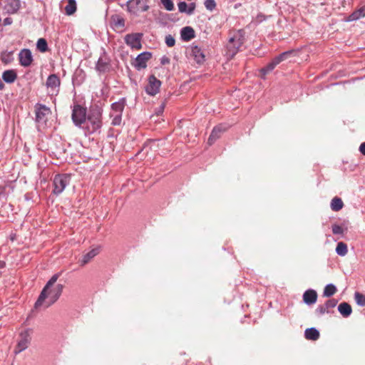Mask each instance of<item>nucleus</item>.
<instances>
[{
  "mask_svg": "<svg viewBox=\"0 0 365 365\" xmlns=\"http://www.w3.org/2000/svg\"><path fill=\"white\" fill-rule=\"evenodd\" d=\"M31 331L25 330L20 334L19 339L14 350V353L18 354L26 349L31 342Z\"/></svg>",
  "mask_w": 365,
  "mask_h": 365,
  "instance_id": "nucleus-7",
  "label": "nucleus"
},
{
  "mask_svg": "<svg viewBox=\"0 0 365 365\" xmlns=\"http://www.w3.org/2000/svg\"><path fill=\"white\" fill-rule=\"evenodd\" d=\"M195 3H191L189 5L187 4V14H188V15L192 14L195 11Z\"/></svg>",
  "mask_w": 365,
  "mask_h": 365,
  "instance_id": "nucleus-42",
  "label": "nucleus"
},
{
  "mask_svg": "<svg viewBox=\"0 0 365 365\" xmlns=\"http://www.w3.org/2000/svg\"><path fill=\"white\" fill-rule=\"evenodd\" d=\"M59 277V274H55L51 277V278L48 281L45 287L42 290V297L44 295V293L48 290L50 287L55 286V283Z\"/></svg>",
  "mask_w": 365,
  "mask_h": 365,
  "instance_id": "nucleus-32",
  "label": "nucleus"
},
{
  "mask_svg": "<svg viewBox=\"0 0 365 365\" xmlns=\"http://www.w3.org/2000/svg\"><path fill=\"white\" fill-rule=\"evenodd\" d=\"M190 55L197 63H201L205 61V55L201 48L197 46H193L191 47Z\"/></svg>",
  "mask_w": 365,
  "mask_h": 365,
  "instance_id": "nucleus-19",
  "label": "nucleus"
},
{
  "mask_svg": "<svg viewBox=\"0 0 365 365\" xmlns=\"http://www.w3.org/2000/svg\"><path fill=\"white\" fill-rule=\"evenodd\" d=\"M12 24V19L10 17H7L4 19V25L7 26Z\"/></svg>",
  "mask_w": 365,
  "mask_h": 365,
  "instance_id": "nucleus-43",
  "label": "nucleus"
},
{
  "mask_svg": "<svg viewBox=\"0 0 365 365\" xmlns=\"http://www.w3.org/2000/svg\"><path fill=\"white\" fill-rule=\"evenodd\" d=\"M359 151L361 154L365 155V142L362 143L359 146Z\"/></svg>",
  "mask_w": 365,
  "mask_h": 365,
  "instance_id": "nucleus-44",
  "label": "nucleus"
},
{
  "mask_svg": "<svg viewBox=\"0 0 365 365\" xmlns=\"http://www.w3.org/2000/svg\"><path fill=\"white\" fill-rule=\"evenodd\" d=\"M21 7L20 0H8L4 6L5 10L9 14H14L18 11Z\"/></svg>",
  "mask_w": 365,
  "mask_h": 365,
  "instance_id": "nucleus-20",
  "label": "nucleus"
},
{
  "mask_svg": "<svg viewBox=\"0 0 365 365\" xmlns=\"http://www.w3.org/2000/svg\"><path fill=\"white\" fill-rule=\"evenodd\" d=\"M63 286L61 284L50 287L44 293L43 297L41 292L37 301L35 303V308L38 309L40 307H43L46 309L52 305L60 297L63 291Z\"/></svg>",
  "mask_w": 365,
  "mask_h": 365,
  "instance_id": "nucleus-1",
  "label": "nucleus"
},
{
  "mask_svg": "<svg viewBox=\"0 0 365 365\" xmlns=\"http://www.w3.org/2000/svg\"><path fill=\"white\" fill-rule=\"evenodd\" d=\"M110 24L114 29H123L125 26V19L120 15H113L110 17Z\"/></svg>",
  "mask_w": 365,
  "mask_h": 365,
  "instance_id": "nucleus-21",
  "label": "nucleus"
},
{
  "mask_svg": "<svg viewBox=\"0 0 365 365\" xmlns=\"http://www.w3.org/2000/svg\"><path fill=\"white\" fill-rule=\"evenodd\" d=\"M165 107V103H162V104L160 106V107H159V108H158V115H159V114H160V113H162L163 112V110H164Z\"/></svg>",
  "mask_w": 365,
  "mask_h": 365,
  "instance_id": "nucleus-45",
  "label": "nucleus"
},
{
  "mask_svg": "<svg viewBox=\"0 0 365 365\" xmlns=\"http://www.w3.org/2000/svg\"><path fill=\"white\" fill-rule=\"evenodd\" d=\"M226 129L227 128L223 125L215 126L212 130L208 138L207 143L210 145H212L215 141L220 137L221 134L226 130Z\"/></svg>",
  "mask_w": 365,
  "mask_h": 365,
  "instance_id": "nucleus-17",
  "label": "nucleus"
},
{
  "mask_svg": "<svg viewBox=\"0 0 365 365\" xmlns=\"http://www.w3.org/2000/svg\"><path fill=\"white\" fill-rule=\"evenodd\" d=\"M72 120L76 126L81 127L86 120V108L75 105L72 110Z\"/></svg>",
  "mask_w": 365,
  "mask_h": 365,
  "instance_id": "nucleus-6",
  "label": "nucleus"
},
{
  "mask_svg": "<svg viewBox=\"0 0 365 365\" xmlns=\"http://www.w3.org/2000/svg\"><path fill=\"white\" fill-rule=\"evenodd\" d=\"M17 78V74L14 70H6L2 73V79L7 83H12Z\"/></svg>",
  "mask_w": 365,
  "mask_h": 365,
  "instance_id": "nucleus-23",
  "label": "nucleus"
},
{
  "mask_svg": "<svg viewBox=\"0 0 365 365\" xmlns=\"http://www.w3.org/2000/svg\"><path fill=\"white\" fill-rule=\"evenodd\" d=\"M99 253V248L96 247L90 250L88 253L83 256V258L81 261V265H85L87 264L91 259L96 257Z\"/></svg>",
  "mask_w": 365,
  "mask_h": 365,
  "instance_id": "nucleus-26",
  "label": "nucleus"
},
{
  "mask_svg": "<svg viewBox=\"0 0 365 365\" xmlns=\"http://www.w3.org/2000/svg\"><path fill=\"white\" fill-rule=\"evenodd\" d=\"M354 299L359 306H365V295L359 292H355Z\"/></svg>",
  "mask_w": 365,
  "mask_h": 365,
  "instance_id": "nucleus-36",
  "label": "nucleus"
},
{
  "mask_svg": "<svg viewBox=\"0 0 365 365\" xmlns=\"http://www.w3.org/2000/svg\"><path fill=\"white\" fill-rule=\"evenodd\" d=\"M76 11V4L75 0H68V4L65 7V11L67 15H72Z\"/></svg>",
  "mask_w": 365,
  "mask_h": 365,
  "instance_id": "nucleus-30",
  "label": "nucleus"
},
{
  "mask_svg": "<svg viewBox=\"0 0 365 365\" xmlns=\"http://www.w3.org/2000/svg\"><path fill=\"white\" fill-rule=\"evenodd\" d=\"M4 87V84L2 82L1 79L0 78V90H2Z\"/></svg>",
  "mask_w": 365,
  "mask_h": 365,
  "instance_id": "nucleus-47",
  "label": "nucleus"
},
{
  "mask_svg": "<svg viewBox=\"0 0 365 365\" xmlns=\"http://www.w3.org/2000/svg\"><path fill=\"white\" fill-rule=\"evenodd\" d=\"M304 336L308 340L316 341L319 338V332L316 328H308L304 331Z\"/></svg>",
  "mask_w": 365,
  "mask_h": 365,
  "instance_id": "nucleus-25",
  "label": "nucleus"
},
{
  "mask_svg": "<svg viewBox=\"0 0 365 365\" xmlns=\"http://www.w3.org/2000/svg\"><path fill=\"white\" fill-rule=\"evenodd\" d=\"M152 54L150 52H143L137 56L133 63L134 67L137 70L145 68L147 66V61L151 58Z\"/></svg>",
  "mask_w": 365,
  "mask_h": 365,
  "instance_id": "nucleus-13",
  "label": "nucleus"
},
{
  "mask_svg": "<svg viewBox=\"0 0 365 365\" xmlns=\"http://www.w3.org/2000/svg\"><path fill=\"white\" fill-rule=\"evenodd\" d=\"M257 19H259V21H262L264 19V16L262 14H259L257 16Z\"/></svg>",
  "mask_w": 365,
  "mask_h": 365,
  "instance_id": "nucleus-46",
  "label": "nucleus"
},
{
  "mask_svg": "<svg viewBox=\"0 0 365 365\" xmlns=\"http://www.w3.org/2000/svg\"><path fill=\"white\" fill-rule=\"evenodd\" d=\"M60 84V78L56 74L48 76L46 83L47 88L49 90V92L52 93V94L58 91Z\"/></svg>",
  "mask_w": 365,
  "mask_h": 365,
  "instance_id": "nucleus-15",
  "label": "nucleus"
},
{
  "mask_svg": "<svg viewBox=\"0 0 365 365\" xmlns=\"http://www.w3.org/2000/svg\"><path fill=\"white\" fill-rule=\"evenodd\" d=\"M336 252L341 257L345 256L348 252L347 245L343 242H339L336 245Z\"/></svg>",
  "mask_w": 365,
  "mask_h": 365,
  "instance_id": "nucleus-28",
  "label": "nucleus"
},
{
  "mask_svg": "<svg viewBox=\"0 0 365 365\" xmlns=\"http://www.w3.org/2000/svg\"><path fill=\"white\" fill-rule=\"evenodd\" d=\"M36 48L39 51L42 53L46 52L48 50V44L46 41L42 38H39L36 43Z\"/></svg>",
  "mask_w": 365,
  "mask_h": 365,
  "instance_id": "nucleus-34",
  "label": "nucleus"
},
{
  "mask_svg": "<svg viewBox=\"0 0 365 365\" xmlns=\"http://www.w3.org/2000/svg\"><path fill=\"white\" fill-rule=\"evenodd\" d=\"M344 203L341 198L335 197L331 202V208L334 211H339L342 209Z\"/></svg>",
  "mask_w": 365,
  "mask_h": 365,
  "instance_id": "nucleus-27",
  "label": "nucleus"
},
{
  "mask_svg": "<svg viewBox=\"0 0 365 365\" xmlns=\"http://www.w3.org/2000/svg\"><path fill=\"white\" fill-rule=\"evenodd\" d=\"M110 60L105 50L100 56L96 64V69L99 73H106L110 70Z\"/></svg>",
  "mask_w": 365,
  "mask_h": 365,
  "instance_id": "nucleus-10",
  "label": "nucleus"
},
{
  "mask_svg": "<svg viewBox=\"0 0 365 365\" xmlns=\"http://www.w3.org/2000/svg\"><path fill=\"white\" fill-rule=\"evenodd\" d=\"M125 5L127 11L135 16H138L140 13L149 9L148 0H128Z\"/></svg>",
  "mask_w": 365,
  "mask_h": 365,
  "instance_id": "nucleus-3",
  "label": "nucleus"
},
{
  "mask_svg": "<svg viewBox=\"0 0 365 365\" xmlns=\"http://www.w3.org/2000/svg\"><path fill=\"white\" fill-rule=\"evenodd\" d=\"M165 43L168 46L172 47L175 43V40L174 37L171 35H168L165 36Z\"/></svg>",
  "mask_w": 365,
  "mask_h": 365,
  "instance_id": "nucleus-40",
  "label": "nucleus"
},
{
  "mask_svg": "<svg viewBox=\"0 0 365 365\" xmlns=\"http://www.w3.org/2000/svg\"><path fill=\"white\" fill-rule=\"evenodd\" d=\"M338 301L335 299L327 300L325 304L319 305L315 309V314L318 317H321L325 313L329 312V309L336 306Z\"/></svg>",
  "mask_w": 365,
  "mask_h": 365,
  "instance_id": "nucleus-14",
  "label": "nucleus"
},
{
  "mask_svg": "<svg viewBox=\"0 0 365 365\" xmlns=\"http://www.w3.org/2000/svg\"><path fill=\"white\" fill-rule=\"evenodd\" d=\"M142 37L143 34L141 33H133L125 35L124 41L131 48L140 49L142 48Z\"/></svg>",
  "mask_w": 365,
  "mask_h": 365,
  "instance_id": "nucleus-8",
  "label": "nucleus"
},
{
  "mask_svg": "<svg viewBox=\"0 0 365 365\" xmlns=\"http://www.w3.org/2000/svg\"><path fill=\"white\" fill-rule=\"evenodd\" d=\"M365 16V10L363 9H360L354 12H353L349 16L348 20L349 21H356L361 17H364Z\"/></svg>",
  "mask_w": 365,
  "mask_h": 365,
  "instance_id": "nucleus-31",
  "label": "nucleus"
},
{
  "mask_svg": "<svg viewBox=\"0 0 365 365\" xmlns=\"http://www.w3.org/2000/svg\"><path fill=\"white\" fill-rule=\"evenodd\" d=\"M168 58H163V59L162 60V63H168Z\"/></svg>",
  "mask_w": 365,
  "mask_h": 365,
  "instance_id": "nucleus-49",
  "label": "nucleus"
},
{
  "mask_svg": "<svg viewBox=\"0 0 365 365\" xmlns=\"http://www.w3.org/2000/svg\"><path fill=\"white\" fill-rule=\"evenodd\" d=\"M125 104L126 100L125 98H122L118 101L111 104L110 118L112 119L111 124L113 125L116 126L120 125Z\"/></svg>",
  "mask_w": 365,
  "mask_h": 365,
  "instance_id": "nucleus-2",
  "label": "nucleus"
},
{
  "mask_svg": "<svg viewBox=\"0 0 365 365\" xmlns=\"http://www.w3.org/2000/svg\"><path fill=\"white\" fill-rule=\"evenodd\" d=\"M181 38L185 41H188L195 37L194 29L190 26H185L181 29Z\"/></svg>",
  "mask_w": 365,
  "mask_h": 365,
  "instance_id": "nucleus-22",
  "label": "nucleus"
},
{
  "mask_svg": "<svg viewBox=\"0 0 365 365\" xmlns=\"http://www.w3.org/2000/svg\"><path fill=\"white\" fill-rule=\"evenodd\" d=\"M5 265V262L3 261H0V268H3Z\"/></svg>",
  "mask_w": 365,
  "mask_h": 365,
  "instance_id": "nucleus-48",
  "label": "nucleus"
},
{
  "mask_svg": "<svg viewBox=\"0 0 365 365\" xmlns=\"http://www.w3.org/2000/svg\"><path fill=\"white\" fill-rule=\"evenodd\" d=\"M336 287L334 284H329L324 287L323 296L327 297H331L336 293Z\"/></svg>",
  "mask_w": 365,
  "mask_h": 365,
  "instance_id": "nucleus-29",
  "label": "nucleus"
},
{
  "mask_svg": "<svg viewBox=\"0 0 365 365\" xmlns=\"http://www.w3.org/2000/svg\"><path fill=\"white\" fill-rule=\"evenodd\" d=\"M243 43L242 35L240 34H235L233 37H231L227 43V48L230 56H233L238 51V48Z\"/></svg>",
  "mask_w": 365,
  "mask_h": 365,
  "instance_id": "nucleus-9",
  "label": "nucleus"
},
{
  "mask_svg": "<svg viewBox=\"0 0 365 365\" xmlns=\"http://www.w3.org/2000/svg\"><path fill=\"white\" fill-rule=\"evenodd\" d=\"M51 113V109L45 105H36V120L38 123H46L47 116Z\"/></svg>",
  "mask_w": 365,
  "mask_h": 365,
  "instance_id": "nucleus-11",
  "label": "nucleus"
},
{
  "mask_svg": "<svg viewBox=\"0 0 365 365\" xmlns=\"http://www.w3.org/2000/svg\"><path fill=\"white\" fill-rule=\"evenodd\" d=\"M204 4L209 11H212L216 6L215 0H205Z\"/></svg>",
  "mask_w": 365,
  "mask_h": 365,
  "instance_id": "nucleus-39",
  "label": "nucleus"
},
{
  "mask_svg": "<svg viewBox=\"0 0 365 365\" xmlns=\"http://www.w3.org/2000/svg\"><path fill=\"white\" fill-rule=\"evenodd\" d=\"M101 111L100 109H95L91 111L88 115V129L90 133H94L102 126Z\"/></svg>",
  "mask_w": 365,
  "mask_h": 365,
  "instance_id": "nucleus-5",
  "label": "nucleus"
},
{
  "mask_svg": "<svg viewBox=\"0 0 365 365\" xmlns=\"http://www.w3.org/2000/svg\"><path fill=\"white\" fill-rule=\"evenodd\" d=\"M277 65V63H275L274 60L273 59L270 63H269L265 67L262 68L261 69V73L263 76H265L266 74L269 73L272 71L274 70V68Z\"/></svg>",
  "mask_w": 365,
  "mask_h": 365,
  "instance_id": "nucleus-33",
  "label": "nucleus"
},
{
  "mask_svg": "<svg viewBox=\"0 0 365 365\" xmlns=\"http://www.w3.org/2000/svg\"><path fill=\"white\" fill-rule=\"evenodd\" d=\"M292 51H288L282 53L279 56H276L274 60L275 63H277V65L281 63L282 61H284L289 56H290L292 53Z\"/></svg>",
  "mask_w": 365,
  "mask_h": 365,
  "instance_id": "nucleus-35",
  "label": "nucleus"
},
{
  "mask_svg": "<svg viewBox=\"0 0 365 365\" xmlns=\"http://www.w3.org/2000/svg\"><path fill=\"white\" fill-rule=\"evenodd\" d=\"M178 10L180 13L187 14V4L185 1H180L178 4Z\"/></svg>",
  "mask_w": 365,
  "mask_h": 365,
  "instance_id": "nucleus-41",
  "label": "nucleus"
},
{
  "mask_svg": "<svg viewBox=\"0 0 365 365\" xmlns=\"http://www.w3.org/2000/svg\"><path fill=\"white\" fill-rule=\"evenodd\" d=\"M338 311L344 317H348L351 315L352 309L348 303L342 302L338 306Z\"/></svg>",
  "mask_w": 365,
  "mask_h": 365,
  "instance_id": "nucleus-24",
  "label": "nucleus"
},
{
  "mask_svg": "<svg viewBox=\"0 0 365 365\" xmlns=\"http://www.w3.org/2000/svg\"><path fill=\"white\" fill-rule=\"evenodd\" d=\"M160 1L167 11H170L174 9V4L172 0H161Z\"/></svg>",
  "mask_w": 365,
  "mask_h": 365,
  "instance_id": "nucleus-38",
  "label": "nucleus"
},
{
  "mask_svg": "<svg viewBox=\"0 0 365 365\" xmlns=\"http://www.w3.org/2000/svg\"><path fill=\"white\" fill-rule=\"evenodd\" d=\"M331 230L334 235H343L344 232L346 231L347 229H344L341 226L334 224L331 226Z\"/></svg>",
  "mask_w": 365,
  "mask_h": 365,
  "instance_id": "nucleus-37",
  "label": "nucleus"
},
{
  "mask_svg": "<svg viewBox=\"0 0 365 365\" xmlns=\"http://www.w3.org/2000/svg\"><path fill=\"white\" fill-rule=\"evenodd\" d=\"M71 175L68 174L56 175L53 180V192L58 195L63 192L66 187L70 183Z\"/></svg>",
  "mask_w": 365,
  "mask_h": 365,
  "instance_id": "nucleus-4",
  "label": "nucleus"
},
{
  "mask_svg": "<svg viewBox=\"0 0 365 365\" xmlns=\"http://www.w3.org/2000/svg\"><path fill=\"white\" fill-rule=\"evenodd\" d=\"M317 300V293L314 289H307L303 294V301L307 305H312Z\"/></svg>",
  "mask_w": 365,
  "mask_h": 365,
  "instance_id": "nucleus-18",
  "label": "nucleus"
},
{
  "mask_svg": "<svg viewBox=\"0 0 365 365\" xmlns=\"http://www.w3.org/2000/svg\"><path fill=\"white\" fill-rule=\"evenodd\" d=\"M19 63L24 67L29 66L33 61L31 51L28 48L22 49L19 53Z\"/></svg>",
  "mask_w": 365,
  "mask_h": 365,
  "instance_id": "nucleus-16",
  "label": "nucleus"
},
{
  "mask_svg": "<svg viewBox=\"0 0 365 365\" xmlns=\"http://www.w3.org/2000/svg\"><path fill=\"white\" fill-rule=\"evenodd\" d=\"M160 86V81L152 75L148 78V83L145 87V92L150 96H155L159 92Z\"/></svg>",
  "mask_w": 365,
  "mask_h": 365,
  "instance_id": "nucleus-12",
  "label": "nucleus"
}]
</instances>
